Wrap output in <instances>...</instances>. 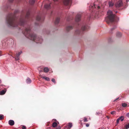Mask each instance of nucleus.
Returning a JSON list of instances; mask_svg holds the SVG:
<instances>
[{
  "instance_id": "obj_1",
  "label": "nucleus",
  "mask_w": 129,
  "mask_h": 129,
  "mask_svg": "<svg viewBox=\"0 0 129 129\" xmlns=\"http://www.w3.org/2000/svg\"><path fill=\"white\" fill-rule=\"evenodd\" d=\"M18 12V10H16L14 14L11 13L9 14L7 16L6 18V21L10 26L15 27L18 25H23L25 22L29 18L30 10H28L26 12L25 15V12H22L19 19L17 18L15 15V14Z\"/></svg>"
},
{
  "instance_id": "obj_2",
  "label": "nucleus",
  "mask_w": 129,
  "mask_h": 129,
  "mask_svg": "<svg viewBox=\"0 0 129 129\" xmlns=\"http://www.w3.org/2000/svg\"><path fill=\"white\" fill-rule=\"evenodd\" d=\"M22 32L27 38L35 41L37 43H41L43 41V39L41 37H37L35 34L31 33L29 26H28L25 28V30L22 31Z\"/></svg>"
},
{
  "instance_id": "obj_3",
  "label": "nucleus",
  "mask_w": 129,
  "mask_h": 129,
  "mask_svg": "<svg viewBox=\"0 0 129 129\" xmlns=\"http://www.w3.org/2000/svg\"><path fill=\"white\" fill-rule=\"evenodd\" d=\"M107 14L108 17L106 18V21L109 24H114L118 20L119 18L115 15L113 14L112 11L109 10Z\"/></svg>"
},
{
  "instance_id": "obj_4",
  "label": "nucleus",
  "mask_w": 129,
  "mask_h": 129,
  "mask_svg": "<svg viewBox=\"0 0 129 129\" xmlns=\"http://www.w3.org/2000/svg\"><path fill=\"white\" fill-rule=\"evenodd\" d=\"M64 4L66 5H70L72 4V0H63Z\"/></svg>"
},
{
  "instance_id": "obj_5",
  "label": "nucleus",
  "mask_w": 129,
  "mask_h": 129,
  "mask_svg": "<svg viewBox=\"0 0 129 129\" xmlns=\"http://www.w3.org/2000/svg\"><path fill=\"white\" fill-rule=\"evenodd\" d=\"M123 3L121 1H119L117 2L115 5L116 7H119L122 6Z\"/></svg>"
},
{
  "instance_id": "obj_6",
  "label": "nucleus",
  "mask_w": 129,
  "mask_h": 129,
  "mask_svg": "<svg viewBox=\"0 0 129 129\" xmlns=\"http://www.w3.org/2000/svg\"><path fill=\"white\" fill-rule=\"evenodd\" d=\"M81 15L80 14H78L76 17L75 19L76 22H78L79 21L81 20Z\"/></svg>"
},
{
  "instance_id": "obj_7",
  "label": "nucleus",
  "mask_w": 129,
  "mask_h": 129,
  "mask_svg": "<svg viewBox=\"0 0 129 129\" xmlns=\"http://www.w3.org/2000/svg\"><path fill=\"white\" fill-rule=\"evenodd\" d=\"M21 53V51L19 52L18 53H17L16 54L14 55V56L16 60H18L19 59L20 55Z\"/></svg>"
},
{
  "instance_id": "obj_8",
  "label": "nucleus",
  "mask_w": 129,
  "mask_h": 129,
  "mask_svg": "<svg viewBox=\"0 0 129 129\" xmlns=\"http://www.w3.org/2000/svg\"><path fill=\"white\" fill-rule=\"evenodd\" d=\"M89 27L87 25H83L81 28V31H84L87 30L89 28Z\"/></svg>"
},
{
  "instance_id": "obj_9",
  "label": "nucleus",
  "mask_w": 129,
  "mask_h": 129,
  "mask_svg": "<svg viewBox=\"0 0 129 129\" xmlns=\"http://www.w3.org/2000/svg\"><path fill=\"white\" fill-rule=\"evenodd\" d=\"M90 7L92 9H93L94 8H96L97 7V8L98 9L100 8V7L99 6H98L95 4H94L93 6L91 5L90 6Z\"/></svg>"
},
{
  "instance_id": "obj_10",
  "label": "nucleus",
  "mask_w": 129,
  "mask_h": 129,
  "mask_svg": "<svg viewBox=\"0 0 129 129\" xmlns=\"http://www.w3.org/2000/svg\"><path fill=\"white\" fill-rule=\"evenodd\" d=\"M8 123L10 125L13 126L14 124V122L13 120H10L8 121Z\"/></svg>"
},
{
  "instance_id": "obj_11",
  "label": "nucleus",
  "mask_w": 129,
  "mask_h": 129,
  "mask_svg": "<svg viewBox=\"0 0 129 129\" xmlns=\"http://www.w3.org/2000/svg\"><path fill=\"white\" fill-rule=\"evenodd\" d=\"M73 28V27L71 26H67L66 28V30L67 31H69L70 30L72 29Z\"/></svg>"
},
{
  "instance_id": "obj_12",
  "label": "nucleus",
  "mask_w": 129,
  "mask_h": 129,
  "mask_svg": "<svg viewBox=\"0 0 129 129\" xmlns=\"http://www.w3.org/2000/svg\"><path fill=\"white\" fill-rule=\"evenodd\" d=\"M72 126V124L71 123H68L66 126L68 129H70Z\"/></svg>"
},
{
  "instance_id": "obj_13",
  "label": "nucleus",
  "mask_w": 129,
  "mask_h": 129,
  "mask_svg": "<svg viewBox=\"0 0 129 129\" xmlns=\"http://www.w3.org/2000/svg\"><path fill=\"white\" fill-rule=\"evenodd\" d=\"M60 19V18L59 17H58L56 18L55 22V24H57L59 23Z\"/></svg>"
},
{
  "instance_id": "obj_14",
  "label": "nucleus",
  "mask_w": 129,
  "mask_h": 129,
  "mask_svg": "<svg viewBox=\"0 0 129 129\" xmlns=\"http://www.w3.org/2000/svg\"><path fill=\"white\" fill-rule=\"evenodd\" d=\"M50 4H47L45 5V8L46 9H49L50 8Z\"/></svg>"
},
{
  "instance_id": "obj_15",
  "label": "nucleus",
  "mask_w": 129,
  "mask_h": 129,
  "mask_svg": "<svg viewBox=\"0 0 129 129\" xmlns=\"http://www.w3.org/2000/svg\"><path fill=\"white\" fill-rule=\"evenodd\" d=\"M6 91V89H5L4 90H2L0 92V94L1 95H3L5 93Z\"/></svg>"
},
{
  "instance_id": "obj_16",
  "label": "nucleus",
  "mask_w": 129,
  "mask_h": 129,
  "mask_svg": "<svg viewBox=\"0 0 129 129\" xmlns=\"http://www.w3.org/2000/svg\"><path fill=\"white\" fill-rule=\"evenodd\" d=\"M43 70L44 72L47 73L49 71V70L48 68L47 67H45L44 68Z\"/></svg>"
},
{
  "instance_id": "obj_17",
  "label": "nucleus",
  "mask_w": 129,
  "mask_h": 129,
  "mask_svg": "<svg viewBox=\"0 0 129 129\" xmlns=\"http://www.w3.org/2000/svg\"><path fill=\"white\" fill-rule=\"evenodd\" d=\"M129 128V121L127 123V124L125 125V128L123 129H127Z\"/></svg>"
},
{
  "instance_id": "obj_18",
  "label": "nucleus",
  "mask_w": 129,
  "mask_h": 129,
  "mask_svg": "<svg viewBox=\"0 0 129 129\" xmlns=\"http://www.w3.org/2000/svg\"><path fill=\"white\" fill-rule=\"evenodd\" d=\"M116 36L119 37H120L122 36V34L121 33L118 32L116 33Z\"/></svg>"
},
{
  "instance_id": "obj_19",
  "label": "nucleus",
  "mask_w": 129,
  "mask_h": 129,
  "mask_svg": "<svg viewBox=\"0 0 129 129\" xmlns=\"http://www.w3.org/2000/svg\"><path fill=\"white\" fill-rule=\"evenodd\" d=\"M41 78L45 79L47 81H49L50 80V79L48 77H43V76H41Z\"/></svg>"
},
{
  "instance_id": "obj_20",
  "label": "nucleus",
  "mask_w": 129,
  "mask_h": 129,
  "mask_svg": "<svg viewBox=\"0 0 129 129\" xmlns=\"http://www.w3.org/2000/svg\"><path fill=\"white\" fill-rule=\"evenodd\" d=\"M35 0H29V3L31 5H33L35 3Z\"/></svg>"
},
{
  "instance_id": "obj_21",
  "label": "nucleus",
  "mask_w": 129,
  "mask_h": 129,
  "mask_svg": "<svg viewBox=\"0 0 129 129\" xmlns=\"http://www.w3.org/2000/svg\"><path fill=\"white\" fill-rule=\"evenodd\" d=\"M26 81L27 83H31V81L29 78H28L26 80Z\"/></svg>"
},
{
  "instance_id": "obj_22",
  "label": "nucleus",
  "mask_w": 129,
  "mask_h": 129,
  "mask_svg": "<svg viewBox=\"0 0 129 129\" xmlns=\"http://www.w3.org/2000/svg\"><path fill=\"white\" fill-rule=\"evenodd\" d=\"M36 20L37 21H40L41 20V17L40 16L38 15L36 17Z\"/></svg>"
},
{
  "instance_id": "obj_23",
  "label": "nucleus",
  "mask_w": 129,
  "mask_h": 129,
  "mask_svg": "<svg viewBox=\"0 0 129 129\" xmlns=\"http://www.w3.org/2000/svg\"><path fill=\"white\" fill-rule=\"evenodd\" d=\"M109 6L110 7H112L114 5V3L112 2H109Z\"/></svg>"
},
{
  "instance_id": "obj_24",
  "label": "nucleus",
  "mask_w": 129,
  "mask_h": 129,
  "mask_svg": "<svg viewBox=\"0 0 129 129\" xmlns=\"http://www.w3.org/2000/svg\"><path fill=\"white\" fill-rule=\"evenodd\" d=\"M57 125V124L56 122H54L52 124V126L53 127H56Z\"/></svg>"
},
{
  "instance_id": "obj_25",
  "label": "nucleus",
  "mask_w": 129,
  "mask_h": 129,
  "mask_svg": "<svg viewBox=\"0 0 129 129\" xmlns=\"http://www.w3.org/2000/svg\"><path fill=\"white\" fill-rule=\"evenodd\" d=\"M127 104L125 103H123L122 104V106L123 107H127Z\"/></svg>"
},
{
  "instance_id": "obj_26",
  "label": "nucleus",
  "mask_w": 129,
  "mask_h": 129,
  "mask_svg": "<svg viewBox=\"0 0 129 129\" xmlns=\"http://www.w3.org/2000/svg\"><path fill=\"white\" fill-rule=\"evenodd\" d=\"M4 118V116L2 114H0V120H2Z\"/></svg>"
},
{
  "instance_id": "obj_27",
  "label": "nucleus",
  "mask_w": 129,
  "mask_h": 129,
  "mask_svg": "<svg viewBox=\"0 0 129 129\" xmlns=\"http://www.w3.org/2000/svg\"><path fill=\"white\" fill-rule=\"evenodd\" d=\"M116 26H115L113 27L112 28H111V29L110 31V32L111 33H112V31L113 30H114L116 28Z\"/></svg>"
},
{
  "instance_id": "obj_28",
  "label": "nucleus",
  "mask_w": 129,
  "mask_h": 129,
  "mask_svg": "<svg viewBox=\"0 0 129 129\" xmlns=\"http://www.w3.org/2000/svg\"><path fill=\"white\" fill-rule=\"evenodd\" d=\"M119 118L120 120L121 121H123L124 119V117L122 116L120 117Z\"/></svg>"
},
{
  "instance_id": "obj_29",
  "label": "nucleus",
  "mask_w": 129,
  "mask_h": 129,
  "mask_svg": "<svg viewBox=\"0 0 129 129\" xmlns=\"http://www.w3.org/2000/svg\"><path fill=\"white\" fill-rule=\"evenodd\" d=\"M80 30H76L75 31V33L76 34H79L81 33Z\"/></svg>"
},
{
  "instance_id": "obj_30",
  "label": "nucleus",
  "mask_w": 129,
  "mask_h": 129,
  "mask_svg": "<svg viewBox=\"0 0 129 129\" xmlns=\"http://www.w3.org/2000/svg\"><path fill=\"white\" fill-rule=\"evenodd\" d=\"M115 111H113L111 112V114L112 115H114L115 114Z\"/></svg>"
},
{
  "instance_id": "obj_31",
  "label": "nucleus",
  "mask_w": 129,
  "mask_h": 129,
  "mask_svg": "<svg viewBox=\"0 0 129 129\" xmlns=\"http://www.w3.org/2000/svg\"><path fill=\"white\" fill-rule=\"evenodd\" d=\"M84 122H86L88 121L87 118L86 117L84 118Z\"/></svg>"
},
{
  "instance_id": "obj_32",
  "label": "nucleus",
  "mask_w": 129,
  "mask_h": 129,
  "mask_svg": "<svg viewBox=\"0 0 129 129\" xmlns=\"http://www.w3.org/2000/svg\"><path fill=\"white\" fill-rule=\"evenodd\" d=\"M120 120L119 119V118L117 119L116 120V123L117 124L119 122V121Z\"/></svg>"
},
{
  "instance_id": "obj_33",
  "label": "nucleus",
  "mask_w": 129,
  "mask_h": 129,
  "mask_svg": "<svg viewBox=\"0 0 129 129\" xmlns=\"http://www.w3.org/2000/svg\"><path fill=\"white\" fill-rule=\"evenodd\" d=\"M52 81L54 82L55 84L56 83V82L55 81V80L54 79H52L51 80Z\"/></svg>"
},
{
  "instance_id": "obj_34",
  "label": "nucleus",
  "mask_w": 129,
  "mask_h": 129,
  "mask_svg": "<svg viewBox=\"0 0 129 129\" xmlns=\"http://www.w3.org/2000/svg\"><path fill=\"white\" fill-rule=\"evenodd\" d=\"M26 129V127L24 126H22V129Z\"/></svg>"
},
{
  "instance_id": "obj_35",
  "label": "nucleus",
  "mask_w": 129,
  "mask_h": 129,
  "mask_svg": "<svg viewBox=\"0 0 129 129\" xmlns=\"http://www.w3.org/2000/svg\"><path fill=\"white\" fill-rule=\"evenodd\" d=\"M126 116L127 117H129V113H127L126 114Z\"/></svg>"
},
{
  "instance_id": "obj_36",
  "label": "nucleus",
  "mask_w": 129,
  "mask_h": 129,
  "mask_svg": "<svg viewBox=\"0 0 129 129\" xmlns=\"http://www.w3.org/2000/svg\"><path fill=\"white\" fill-rule=\"evenodd\" d=\"M14 0H8L9 1L10 3L12 2Z\"/></svg>"
},
{
  "instance_id": "obj_37",
  "label": "nucleus",
  "mask_w": 129,
  "mask_h": 129,
  "mask_svg": "<svg viewBox=\"0 0 129 129\" xmlns=\"http://www.w3.org/2000/svg\"><path fill=\"white\" fill-rule=\"evenodd\" d=\"M61 128V127L60 126H58V127L56 128V129H60Z\"/></svg>"
},
{
  "instance_id": "obj_38",
  "label": "nucleus",
  "mask_w": 129,
  "mask_h": 129,
  "mask_svg": "<svg viewBox=\"0 0 129 129\" xmlns=\"http://www.w3.org/2000/svg\"><path fill=\"white\" fill-rule=\"evenodd\" d=\"M89 126V124L88 123L86 124V126L87 127H88Z\"/></svg>"
},
{
  "instance_id": "obj_39",
  "label": "nucleus",
  "mask_w": 129,
  "mask_h": 129,
  "mask_svg": "<svg viewBox=\"0 0 129 129\" xmlns=\"http://www.w3.org/2000/svg\"><path fill=\"white\" fill-rule=\"evenodd\" d=\"M2 55V52L1 51H0V56Z\"/></svg>"
},
{
  "instance_id": "obj_40",
  "label": "nucleus",
  "mask_w": 129,
  "mask_h": 129,
  "mask_svg": "<svg viewBox=\"0 0 129 129\" xmlns=\"http://www.w3.org/2000/svg\"><path fill=\"white\" fill-rule=\"evenodd\" d=\"M119 98H117L115 100H114V101H116L117 100H118L119 99Z\"/></svg>"
},
{
  "instance_id": "obj_41",
  "label": "nucleus",
  "mask_w": 129,
  "mask_h": 129,
  "mask_svg": "<svg viewBox=\"0 0 129 129\" xmlns=\"http://www.w3.org/2000/svg\"><path fill=\"white\" fill-rule=\"evenodd\" d=\"M58 0H53V1H54V2H55V1H57Z\"/></svg>"
},
{
  "instance_id": "obj_42",
  "label": "nucleus",
  "mask_w": 129,
  "mask_h": 129,
  "mask_svg": "<svg viewBox=\"0 0 129 129\" xmlns=\"http://www.w3.org/2000/svg\"><path fill=\"white\" fill-rule=\"evenodd\" d=\"M67 21H69V19H68L67 18Z\"/></svg>"
},
{
  "instance_id": "obj_43",
  "label": "nucleus",
  "mask_w": 129,
  "mask_h": 129,
  "mask_svg": "<svg viewBox=\"0 0 129 129\" xmlns=\"http://www.w3.org/2000/svg\"><path fill=\"white\" fill-rule=\"evenodd\" d=\"M115 12H116V13H117V11Z\"/></svg>"
}]
</instances>
